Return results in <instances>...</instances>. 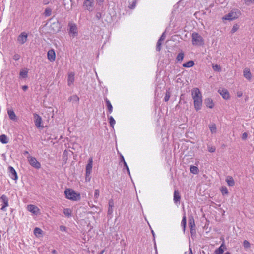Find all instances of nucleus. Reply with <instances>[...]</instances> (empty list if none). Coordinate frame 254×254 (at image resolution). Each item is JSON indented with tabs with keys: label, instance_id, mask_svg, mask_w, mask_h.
Listing matches in <instances>:
<instances>
[{
	"label": "nucleus",
	"instance_id": "nucleus-16",
	"mask_svg": "<svg viewBox=\"0 0 254 254\" xmlns=\"http://www.w3.org/2000/svg\"><path fill=\"white\" fill-rule=\"evenodd\" d=\"M27 209L29 211L32 212L34 214H37L39 209L37 206L33 205H28L27 206Z\"/></svg>",
	"mask_w": 254,
	"mask_h": 254
},
{
	"label": "nucleus",
	"instance_id": "nucleus-32",
	"mask_svg": "<svg viewBox=\"0 0 254 254\" xmlns=\"http://www.w3.org/2000/svg\"><path fill=\"white\" fill-rule=\"evenodd\" d=\"M184 54L183 52H180L177 56L176 60L178 61H182L184 58Z\"/></svg>",
	"mask_w": 254,
	"mask_h": 254
},
{
	"label": "nucleus",
	"instance_id": "nucleus-39",
	"mask_svg": "<svg viewBox=\"0 0 254 254\" xmlns=\"http://www.w3.org/2000/svg\"><path fill=\"white\" fill-rule=\"evenodd\" d=\"M221 191L223 194H226L228 193V190L226 187H222L221 189Z\"/></svg>",
	"mask_w": 254,
	"mask_h": 254
},
{
	"label": "nucleus",
	"instance_id": "nucleus-45",
	"mask_svg": "<svg viewBox=\"0 0 254 254\" xmlns=\"http://www.w3.org/2000/svg\"><path fill=\"white\" fill-rule=\"evenodd\" d=\"M212 67L213 69L215 71H219L221 70L220 66L217 64L213 65Z\"/></svg>",
	"mask_w": 254,
	"mask_h": 254
},
{
	"label": "nucleus",
	"instance_id": "nucleus-24",
	"mask_svg": "<svg viewBox=\"0 0 254 254\" xmlns=\"http://www.w3.org/2000/svg\"><path fill=\"white\" fill-rule=\"evenodd\" d=\"M114 207V203L112 200H110L109 202V208L108 210V214L111 215L113 213V207Z\"/></svg>",
	"mask_w": 254,
	"mask_h": 254
},
{
	"label": "nucleus",
	"instance_id": "nucleus-9",
	"mask_svg": "<svg viewBox=\"0 0 254 254\" xmlns=\"http://www.w3.org/2000/svg\"><path fill=\"white\" fill-rule=\"evenodd\" d=\"M0 200L3 203L1 209L2 211H5L6 207L8 206V198L6 195H2L0 197Z\"/></svg>",
	"mask_w": 254,
	"mask_h": 254
},
{
	"label": "nucleus",
	"instance_id": "nucleus-19",
	"mask_svg": "<svg viewBox=\"0 0 254 254\" xmlns=\"http://www.w3.org/2000/svg\"><path fill=\"white\" fill-rule=\"evenodd\" d=\"M74 81V74L73 73H70L68 76V85L70 86L73 84Z\"/></svg>",
	"mask_w": 254,
	"mask_h": 254
},
{
	"label": "nucleus",
	"instance_id": "nucleus-7",
	"mask_svg": "<svg viewBox=\"0 0 254 254\" xmlns=\"http://www.w3.org/2000/svg\"><path fill=\"white\" fill-rule=\"evenodd\" d=\"M189 228L190 229V232L191 234V236L192 237V236L195 235V233H196V231H195V222H194V220L193 216H190L189 217Z\"/></svg>",
	"mask_w": 254,
	"mask_h": 254
},
{
	"label": "nucleus",
	"instance_id": "nucleus-50",
	"mask_svg": "<svg viewBox=\"0 0 254 254\" xmlns=\"http://www.w3.org/2000/svg\"><path fill=\"white\" fill-rule=\"evenodd\" d=\"M60 230L63 232H66L67 230V228L65 226L61 225L60 226Z\"/></svg>",
	"mask_w": 254,
	"mask_h": 254
},
{
	"label": "nucleus",
	"instance_id": "nucleus-15",
	"mask_svg": "<svg viewBox=\"0 0 254 254\" xmlns=\"http://www.w3.org/2000/svg\"><path fill=\"white\" fill-rule=\"evenodd\" d=\"M181 199V196L180 195V193L178 191V190H175L174 192V198L173 200L175 204H178V203H180Z\"/></svg>",
	"mask_w": 254,
	"mask_h": 254
},
{
	"label": "nucleus",
	"instance_id": "nucleus-55",
	"mask_svg": "<svg viewBox=\"0 0 254 254\" xmlns=\"http://www.w3.org/2000/svg\"><path fill=\"white\" fill-rule=\"evenodd\" d=\"M165 37H166V35H165V32H164L162 34L161 36L160 37V38L159 40L160 41H163L164 40V39L165 38Z\"/></svg>",
	"mask_w": 254,
	"mask_h": 254
},
{
	"label": "nucleus",
	"instance_id": "nucleus-8",
	"mask_svg": "<svg viewBox=\"0 0 254 254\" xmlns=\"http://www.w3.org/2000/svg\"><path fill=\"white\" fill-rule=\"evenodd\" d=\"M28 161L30 164L36 169H39L41 167V164L37 159L33 157L29 156L28 157Z\"/></svg>",
	"mask_w": 254,
	"mask_h": 254
},
{
	"label": "nucleus",
	"instance_id": "nucleus-42",
	"mask_svg": "<svg viewBox=\"0 0 254 254\" xmlns=\"http://www.w3.org/2000/svg\"><path fill=\"white\" fill-rule=\"evenodd\" d=\"M99 196V190L98 189H96L95 190L94 193V198L95 199H97Z\"/></svg>",
	"mask_w": 254,
	"mask_h": 254
},
{
	"label": "nucleus",
	"instance_id": "nucleus-25",
	"mask_svg": "<svg viewBox=\"0 0 254 254\" xmlns=\"http://www.w3.org/2000/svg\"><path fill=\"white\" fill-rule=\"evenodd\" d=\"M0 141L3 144H7L8 142V138L6 135L2 134L0 136Z\"/></svg>",
	"mask_w": 254,
	"mask_h": 254
},
{
	"label": "nucleus",
	"instance_id": "nucleus-12",
	"mask_svg": "<svg viewBox=\"0 0 254 254\" xmlns=\"http://www.w3.org/2000/svg\"><path fill=\"white\" fill-rule=\"evenodd\" d=\"M93 165V159L92 158H90L88 161V164L86 166V174L88 175L91 174L92 172V168Z\"/></svg>",
	"mask_w": 254,
	"mask_h": 254
},
{
	"label": "nucleus",
	"instance_id": "nucleus-63",
	"mask_svg": "<svg viewBox=\"0 0 254 254\" xmlns=\"http://www.w3.org/2000/svg\"><path fill=\"white\" fill-rule=\"evenodd\" d=\"M151 232H152V235H153V237H154V236H155V233H154V232L153 230H151Z\"/></svg>",
	"mask_w": 254,
	"mask_h": 254
},
{
	"label": "nucleus",
	"instance_id": "nucleus-27",
	"mask_svg": "<svg viewBox=\"0 0 254 254\" xmlns=\"http://www.w3.org/2000/svg\"><path fill=\"white\" fill-rule=\"evenodd\" d=\"M190 171L191 172V173H192L194 174H197L199 172V169L196 166H190Z\"/></svg>",
	"mask_w": 254,
	"mask_h": 254
},
{
	"label": "nucleus",
	"instance_id": "nucleus-2",
	"mask_svg": "<svg viewBox=\"0 0 254 254\" xmlns=\"http://www.w3.org/2000/svg\"><path fill=\"white\" fill-rule=\"evenodd\" d=\"M64 194L66 198L68 199L78 201L80 199V194L76 193L73 190L66 189L64 191Z\"/></svg>",
	"mask_w": 254,
	"mask_h": 254
},
{
	"label": "nucleus",
	"instance_id": "nucleus-4",
	"mask_svg": "<svg viewBox=\"0 0 254 254\" xmlns=\"http://www.w3.org/2000/svg\"><path fill=\"white\" fill-rule=\"evenodd\" d=\"M192 42L194 45H201L204 44V40L201 35L194 32L192 35Z\"/></svg>",
	"mask_w": 254,
	"mask_h": 254
},
{
	"label": "nucleus",
	"instance_id": "nucleus-38",
	"mask_svg": "<svg viewBox=\"0 0 254 254\" xmlns=\"http://www.w3.org/2000/svg\"><path fill=\"white\" fill-rule=\"evenodd\" d=\"M224 252V248H219L215 251V254H222Z\"/></svg>",
	"mask_w": 254,
	"mask_h": 254
},
{
	"label": "nucleus",
	"instance_id": "nucleus-48",
	"mask_svg": "<svg viewBox=\"0 0 254 254\" xmlns=\"http://www.w3.org/2000/svg\"><path fill=\"white\" fill-rule=\"evenodd\" d=\"M52 26H55L57 28V29L55 30V31H58L59 30V24L58 23V22H56V23H53L52 24Z\"/></svg>",
	"mask_w": 254,
	"mask_h": 254
},
{
	"label": "nucleus",
	"instance_id": "nucleus-36",
	"mask_svg": "<svg viewBox=\"0 0 254 254\" xmlns=\"http://www.w3.org/2000/svg\"><path fill=\"white\" fill-rule=\"evenodd\" d=\"M109 123H110V126L112 127H113L114 126V125L115 124V123H116L114 119L113 118V117L112 116H110L109 117Z\"/></svg>",
	"mask_w": 254,
	"mask_h": 254
},
{
	"label": "nucleus",
	"instance_id": "nucleus-5",
	"mask_svg": "<svg viewBox=\"0 0 254 254\" xmlns=\"http://www.w3.org/2000/svg\"><path fill=\"white\" fill-rule=\"evenodd\" d=\"M68 26L69 28V34L70 36L72 37L77 36L78 33L77 25L75 23L70 22Z\"/></svg>",
	"mask_w": 254,
	"mask_h": 254
},
{
	"label": "nucleus",
	"instance_id": "nucleus-35",
	"mask_svg": "<svg viewBox=\"0 0 254 254\" xmlns=\"http://www.w3.org/2000/svg\"><path fill=\"white\" fill-rule=\"evenodd\" d=\"M79 99V98L76 95H73L69 98L68 100L70 101L78 102Z\"/></svg>",
	"mask_w": 254,
	"mask_h": 254
},
{
	"label": "nucleus",
	"instance_id": "nucleus-26",
	"mask_svg": "<svg viewBox=\"0 0 254 254\" xmlns=\"http://www.w3.org/2000/svg\"><path fill=\"white\" fill-rule=\"evenodd\" d=\"M8 115L11 120L14 121L16 119V116L13 110H8Z\"/></svg>",
	"mask_w": 254,
	"mask_h": 254
},
{
	"label": "nucleus",
	"instance_id": "nucleus-37",
	"mask_svg": "<svg viewBox=\"0 0 254 254\" xmlns=\"http://www.w3.org/2000/svg\"><path fill=\"white\" fill-rule=\"evenodd\" d=\"M239 28V25L238 24H234L231 30L232 33H234L236 32Z\"/></svg>",
	"mask_w": 254,
	"mask_h": 254
},
{
	"label": "nucleus",
	"instance_id": "nucleus-59",
	"mask_svg": "<svg viewBox=\"0 0 254 254\" xmlns=\"http://www.w3.org/2000/svg\"><path fill=\"white\" fill-rule=\"evenodd\" d=\"M219 248H224V249L226 248L225 246V245H224V243H223L221 245V246L219 247Z\"/></svg>",
	"mask_w": 254,
	"mask_h": 254
},
{
	"label": "nucleus",
	"instance_id": "nucleus-54",
	"mask_svg": "<svg viewBox=\"0 0 254 254\" xmlns=\"http://www.w3.org/2000/svg\"><path fill=\"white\" fill-rule=\"evenodd\" d=\"M247 136H248L247 133L246 132H244L242 134V138L243 140H245L247 139Z\"/></svg>",
	"mask_w": 254,
	"mask_h": 254
},
{
	"label": "nucleus",
	"instance_id": "nucleus-46",
	"mask_svg": "<svg viewBox=\"0 0 254 254\" xmlns=\"http://www.w3.org/2000/svg\"><path fill=\"white\" fill-rule=\"evenodd\" d=\"M170 97V95L169 92H167L166 94H165V96L164 97V101L165 102L168 101L169 100Z\"/></svg>",
	"mask_w": 254,
	"mask_h": 254
},
{
	"label": "nucleus",
	"instance_id": "nucleus-22",
	"mask_svg": "<svg viewBox=\"0 0 254 254\" xmlns=\"http://www.w3.org/2000/svg\"><path fill=\"white\" fill-rule=\"evenodd\" d=\"M194 64V63L193 61H189L183 64V66L186 68H189L192 67Z\"/></svg>",
	"mask_w": 254,
	"mask_h": 254
},
{
	"label": "nucleus",
	"instance_id": "nucleus-57",
	"mask_svg": "<svg viewBox=\"0 0 254 254\" xmlns=\"http://www.w3.org/2000/svg\"><path fill=\"white\" fill-rule=\"evenodd\" d=\"M28 86L27 85H24L22 86V89L24 90V91H26L28 89Z\"/></svg>",
	"mask_w": 254,
	"mask_h": 254
},
{
	"label": "nucleus",
	"instance_id": "nucleus-41",
	"mask_svg": "<svg viewBox=\"0 0 254 254\" xmlns=\"http://www.w3.org/2000/svg\"><path fill=\"white\" fill-rule=\"evenodd\" d=\"M161 41L159 40L158 41L157 45H156V50L158 51H160L161 50Z\"/></svg>",
	"mask_w": 254,
	"mask_h": 254
},
{
	"label": "nucleus",
	"instance_id": "nucleus-34",
	"mask_svg": "<svg viewBox=\"0 0 254 254\" xmlns=\"http://www.w3.org/2000/svg\"><path fill=\"white\" fill-rule=\"evenodd\" d=\"M42 232V230L39 228L36 227L34 229V233L36 236L41 234Z\"/></svg>",
	"mask_w": 254,
	"mask_h": 254
},
{
	"label": "nucleus",
	"instance_id": "nucleus-18",
	"mask_svg": "<svg viewBox=\"0 0 254 254\" xmlns=\"http://www.w3.org/2000/svg\"><path fill=\"white\" fill-rule=\"evenodd\" d=\"M243 75L248 80H250L251 79L252 75L250 70L249 68H245L244 69L243 72Z\"/></svg>",
	"mask_w": 254,
	"mask_h": 254
},
{
	"label": "nucleus",
	"instance_id": "nucleus-6",
	"mask_svg": "<svg viewBox=\"0 0 254 254\" xmlns=\"http://www.w3.org/2000/svg\"><path fill=\"white\" fill-rule=\"evenodd\" d=\"M83 7L85 10L89 12L93 10L94 7V0H85L83 4Z\"/></svg>",
	"mask_w": 254,
	"mask_h": 254
},
{
	"label": "nucleus",
	"instance_id": "nucleus-56",
	"mask_svg": "<svg viewBox=\"0 0 254 254\" xmlns=\"http://www.w3.org/2000/svg\"><path fill=\"white\" fill-rule=\"evenodd\" d=\"M121 162H122L123 164L126 162L123 155H121Z\"/></svg>",
	"mask_w": 254,
	"mask_h": 254
},
{
	"label": "nucleus",
	"instance_id": "nucleus-23",
	"mask_svg": "<svg viewBox=\"0 0 254 254\" xmlns=\"http://www.w3.org/2000/svg\"><path fill=\"white\" fill-rule=\"evenodd\" d=\"M105 101L106 102V105H107L109 112L110 113H111L112 112V110H113V107L112 106L111 102L107 98H106L105 99Z\"/></svg>",
	"mask_w": 254,
	"mask_h": 254
},
{
	"label": "nucleus",
	"instance_id": "nucleus-29",
	"mask_svg": "<svg viewBox=\"0 0 254 254\" xmlns=\"http://www.w3.org/2000/svg\"><path fill=\"white\" fill-rule=\"evenodd\" d=\"M71 213L72 211L69 208H65L64 210V214L68 217H70L71 216Z\"/></svg>",
	"mask_w": 254,
	"mask_h": 254
},
{
	"label": "nucleus",
	"instance_id": "nucleus-3",
	"mask_svg": "<svg viewBox=\"0 0 254 254\" xmlns=\"http://www.w3.org/2000/svg\"><path fill=\"white\" fill-rule=\"evenodd\" d=\"M241 12L238 9H233L222 18L223 20H233L239 17Z\"/></svg>",
	"mask_w": 254,
	"mask_h": 254
},
{
	"label": "nucleus",
	"instance_id": "nucleus-49",
	"mask_svg": "<svg viewBox=\"0 0 254 254\" xmlns=\"http://www.w3.org/2000/svg\"><path fill=\"white\" fill-rule=\"evenodd\" d=\"M136 1L135 0L133 1L132 3L129 6L130 9H134L136 6Z\"/></svg>",
	"mask_w": 254,
	"mask_h": 254
},
{
	"label": "nucleus",
	"instance_id": "nucleus-44",
	"mask_svg": "<svg viewBox=\"0 0 254 254\" xmlns=\"http://www.w3.org/2000/svg\"><path fill=\"white\" fill-rule=\"evenodd\" d=\"M215 150H216V149L214 147L210 146H208V151L209 152H211V153L214 152L215 151Z\"/></svg>",
	"mask_w": 254,
	"mask_h": 254
},
{
	"label": "nucleus",
	"instance_id": "nucleus-10",
	"mask_svg": "<svg viewBox=\"0 0 254 254\" xmlns=\"http://www.w3.org/2000/svg\"><path fill=\"white\" fill-rule=\"evenodd\" d=\"M8 171L9 173L10 177L14 180H16L18 178L17 173L14 168L12 166H9Z\"/></svg>",
	"mask_w": 254,
	"mask_h": 254
},
{
	"label": "nucleus",
	"instance_id": "nucleus-53",
	"mask_svg": "<svg viewBox=\"0 0 254 254\" xmlns=\"http://www.w3.org/2000/svg\"><path fill=\"white\" fill-rule=\"evenodd\" d=\"M90 174L88 175L86 174L85 180L86 182H89L90 181Z\"/></svg>",
	"mask_w": 254,
	"mask_h": 254
},
{
	"label": "nucleus",
	"instance_id": "nucleus-21",
	"mask_svg": "<svg viewBox=\"0 0 254 254\" xmlns=\"http://www.w3.org/2000/svg\"><path fill=\"white\" fill-rule=\"evenodd\" d=\"M226 181L229 186H233L234 185V180L233 178L231 176H228L226 179Z\"/></svg>",
	"mask_w": 254,
	"mask_h": 254
},
{
	"label": "nucleus",
	"instance_id": "nucleus-14",
	"mask_svg": "<svg viewBox=\"0 0 254 254\" xmlns=\"http://www.w3.org/2000/svg\"><path fill=\"white\" fill-rule=\"evenodd\" d=\"M34 122L37 127H40L42 122L41 117L37 114H34Z\"/></svg>",
	"mask_w": 254,
	"mask_h": 254
},
{
	"label": "nucleus",
	"instance_id": "nucleus-28",
	"mask_svg": "<svg viewBox=\"0 0 254 254\" xmlns=\"http://www.w3.org/2000/svg\"><path fill=\"white\" fill-rule=\"evenodd\" d=\"M209 128L212 133H214L216 132V126L215 124L213 123L209 125Z\"/></svg>",
	"mask_w": 254,
	"mask_h": 254
},
{
	"label": "nucleus",
	"instance_id": "nucleus-60",
	"mask_svg": "<svg viewBox=\"0 0 254 254\" xmlns=\"http://www.w3.org/2000/svg\"><path fill=\"white\" fill-rule=\"evenodd\" d=\"M52 253V254H58L57 252L55 250H53Z\"/></svg>",
	"mask_w": 254,
	"mask_h": 254
},
{
	"label": "nucleus",
	"instance_id": "nucleus-43",
	"mask_svg": "<svg viewBox=\"0 0 254 254\" xmlns=\"http://www.w3.org/2000/svg\"><path fill=\"white\" fill-rule=\"evenodd\" d=\"M245 3L249 5L250 4L254 3V0H244Z\"/></svg>",
	"mask_w": 254,
	"mask_h": 254
},
{
	"label": "nucleus",
	"instance_id": "nucleus-30",
	"mask_svg": "<svg viewBox=\"0 0 254 254\" xmlns=\"http://www.w3.org/2000/svg\"><path fill=\"white\" fill-rule=\"evenodd\" d=\"M186 223H187L186 217L185 215L184 214L183 217L182 222H181V225L183 227L184 232H185V231Z\"/></svg>",
	"mask_w": 254,
	"mask_h": 254
},
{
	"label": "nucleus",
	"instance_id": "nucleus-58",
	"mask_svg": "<svg viewBox=\"0 0 254 254\" xmlns=\"http://www.w3.org/2000/svg\"><path fill=\"white\" fill-rule=\"evenodd\" d=\"M97 1V2L99 3V4H100V3H102L104 1V0H96Z\"/></svg>",
	"mask_w": 254,
	"mask_h": 254
},
{
	"label": "nucleus",
	"instance_id": "nucleus-33",
	"mask_svg": "<svg viewBox=\"0 0 254 254\" xmlns=\"http://www.w3.org/2000/svg\"><path fill=\"white\" fill-rule=\"evenodd\" d=\"M52 14V9L50 8H46L44 11V14L46 16H50Z\"/></svg>",
	"mask_w": 254,
	"mask_h": 254
},
{
	"label": "nucleus",
	"instance_id": "nucleus-17",
	"mask_svg": "<svg viewBox=\"0 0 254 254\" xmlns=\"http://www.w3.org/2000/svg\"><path fill=\"white\" fill-rule=\"evenodd\" d=\"M218 92L224 99H227L229 98V94L227 90H219Z\"/></svg>",
	"mask_w": 254,
	"mask_h": 254
},
{
	"label": "nucleus",
	"instance_id": "nucleus-20",
	"mask_svg": "<svg viewBox=\"0 0 254 254\" xmlns=\"http://www.w3.org/2000/svg\"><path fill=\"white\" fill-rule=\"evenodd\" d=\"M205 104L206 106L210 108H212L214 106L212 100L210 98H207L205 100Z\"/></svg>",
	"mask_w": 254,
	"mask_h": 254
},
{
	"label": "nucleus",
	"instance_id": "nucleus-47",
	"mask_svg": "<svg viewBox=\"0 0 254 254\" xmlns=\"http://www.w3.org/2000/svg\"><path fill=\"white\" fill-rule=\"evenodd\" d=\"M95 17L97 20H100V19L102 17V13L99 12H97L96 14V15H95Z\"/></svg>",
	"mask_w": 254,
	"mask_h": 254
},
{
	"label": "nucleus",
	"instance_id": "nucleus-62",
	"mask_svg": "<svg viewBox=\"0 0 254 254\" xmlns=\"http://www.w3.org/2000/svg\"><path fill=\"white\" fill-rule=\"evenodd\" d=\"M24 155L29 154V152L27 151H25L23 153Z\"/></svg>",
	"mask_w": 254,
	"mask_h": 254
},
{
	"label": "nucleus",
	"instance_id": "nucleus-11",
	"mask_svg": "<svg viewBox=\"0 0 254 254\" xmlns=\"http://www.w3.org/2000/svg\"><path fill=\"white\" fill-rule=\"evenodd\" d=\"M27 40V34L25 32H22L18 36L17 41L20 44H24Z\"/></svg>",
	"mask_w": 254,
	"mask_h": 254
},
{
	"label": "nucleus",
	"instance_id": "nucleus-31",
	"mask_svg": "<svg viewBox=\"0 0 254 254\" xmlns=\"http://www.w3.org/2000/svg\"><path fill=\"white\" fill-rule=\"evenodd\" d=\"M27 74H28V71L27 70L22 69V70H21V71L20 72V76L21 77L25 78L27 76Z\"/></svg>",
	"mask_w": 254,
	"mask_h": 254
},
{
	"label": "nucleus",
	"instance_id": "nucleus-40",
	"mask_svg": "<svg viewBox=\"0 0 254 254\" xmlns=\"http://www.w3.org/2000/svg\"><path fill=\"white\" fill-rule=\"evenodd\" d=\"M243 246L245 248H248L250 247V244L248 241L244 240L243 242Z\"/></svg>",
	"mask_w": 254,
	"mask_h": 254
},
{
	"label": "nucleus",
	"instance_id": "nucleus-13",
	"mask_svg": "<svg viewBox=\"0 0 254 254\" xmlns=\"http://www.w3.org/2000/svg\"><path fill=\"white\" fill-rule=\"evenodd\" d=\"M48 59L51 62L55 60L56 55L55 51L53 49H51L48 51L47 53Z\"/></svg>",
	"mask_w": 254,
	"mask_h": 254
},
{
	"label": "nucleus",
	"instance_id": "nucleus-61",
	"mask_svg": "<svg viewBox=\"0 0 254 254\" xmlns=\"http://www.w3.org/2000/svg\"><path fill=\"white\" fill-rule=\"evenodd\" d=\"M189 254H193L192 250L190 248H189Z\"/></svg>",
	"mask_w": 254,
	"mask_h": 254
},
{
	"label": "nucleus",
	"instance_id": "nucleus-51",
	"mask_svg": "<svg viewBox=\"0 0 254 254\" xmlns=\"http://www.w3.org/2000/svg\"><path fill=\"white\" fill-rule=\"evenodd\" d=\"M124 165L127 171L128 174L130 175V171H129V167H128L127 163L126 162H125V163H124Z\"/></svg>",
	"mask_w": 254,
	"mask_h": 254
},
{
	"label": "nucleus",
	"instance_id": "nucleus-64",
	"mask_svg": "<svg viewBox=\"0 0 254 254\" xmlns=\"http://www.w3.org/2000/svg\"><path fill=\"white\" fill-rule=\"evenodd\" d=\"M224 254H231V253L229 252H227L226 253H225Z\"/></svg>",
	"mask_w": 254,
	"mask_h": 254
},
{
	"label": "nucleus",
	"instance_id": "nucleus-1",
	"mask_svg": "<svg viewBox=\"0 0 254 254\" xmlns=\"http://www.w3.org/2000/svg\"><path fill=\"white\" fill-rule=\"evenodd\" d=\"M192 97L194 100V106L195 110L198 111L201 108L202 105V94L198 88H194L191 91Z\"/></svg>",
	"mask_w": 254,
	"mask_h": 254
},
{
	"label": "nucleus",
	"instance_id": "nucleus-52",
	"mask_svg": "<svg viewBox=\"0 0 254 254\" xmlns=\"http://www.w3.org/2000/svg\"><path fill=\"white\" fill-rule=\"evenodd\" d=\"M20 55L17 54H15L13 57V59L15 60V61H17L19 59H20Z\"/></svg>",
	"mask_w": 254,
	"mask_h": 254
}]
</instances>
